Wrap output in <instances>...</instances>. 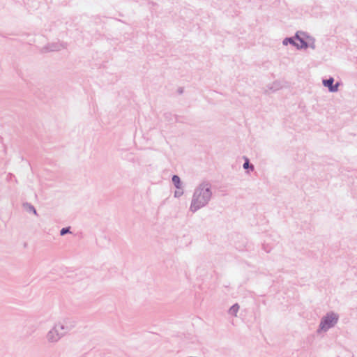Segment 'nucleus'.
<instances>
[{
    "mask_svg": "<svg viewBox=\"0 0 357 357\" xmlns=\"http://www.w3.org/2000/svg\"><path fill=\"white\" fill-rule=\"evenodd\" d=\"M178 92H179V93H183V89H178Z\"/></svg>",
    "mask_w": 357,
    "mask_h": 357,
    "instance_id": "nucleus-16",
    "label": "nucleus"
},
{
    "mask_svg": "<svg viewBox=\"0 0 357 357\" xmlns=\"http://www.w3.org/2000/svg\"><path fill=\"white\" fill-rule=\"evenodd\" d=\"M334 79L333 77H329L328 79H324L322 81L323 85L325 87L328 89L330 92H337L338 91V87L340 86V83L337 82L336 84H333Z\"/></svg>",
    "mask_w": 357,
    "mask_h": 357,
    "instance_id": "nucleus-4",
    "label": "nucleus"
},
{
    "mask_svg": "<svg viewBox=\"0 0 357 357\" xmlns=\"http://www.w3.org/2000/svg\"><path fill=\"white\" fill-rule=\"evenodd\" d=\"M172 183H174V186L180 190L182 188V184L181 181V178L178 175H174L172 178Z\"/></svg>",
    "mask_w": 357,
    "mask_h": 357,
    "instance_id": "nucleus-8",
    "label": "nucleus"
},
{
    "mask_svg": "<svg viewBox=\"0 0 357 357\" xmlns=\"http://www.w3.org/2000/svg\"><path fill=\"white\" fill-rule=\"evenodd\" d=\"M212 197L211 184L206 181H202L195 189L192 195L190 211L192 213L206 206Z\"/></svg>",
    "mask_w": 357,
    "mask_h": 357,
    "instance_id": "nucleus-1",
    "label": "nucleus"
},
{
    "mask_svg": "<svg viewBox=\"0 0 357 357\" xmlns=\"http://www.w3.org/2000/svg\"><path fill=\"white\" fill-rule=\"evenodd\" d=\"M240 306L238 303L234 304L228 310V313L231 315L236 317Z\"/></svg>",
    "mask_w": 357,
    "mask_h": 357,
    "instance_id": "nucleus-9",
    "label": "nucleus"
},
{
    "mask_svg": "<svg viewBox=\"0 0 357 357\" xmlns=\"http://www.w3.org/2000/svg\"><path fill=\"white\" fill-rule=\"evenodd\" d=\"M244 158H245V162H244V164H243V168H244L245 169H251L252 171H253V170H254V165H253L252 164H250V161H249V160H248V158L244 157Z\"/></svg>",
    "mask_w": 357,
    "mask_h": 357,
    "instance_id": "nucleus-11",
    "label": "nucleus"
},
{
    "mask_svg": "<svg viewBox=\"0 0 357 357\" xmlns=\"http://www.w3.org/2000/svg\"><path fill=\"white\" fill-rule=\"evenodd\" d=\"M66 46H64L61 43H49L45 47H43L42 52H54V51H59L62 48H65Z\"/></svg>",
    "mask_w": 357,
    "mask_h": 357,
    "instance_id": "nucleus-6",
    "label": "nucleus"
},
{
    "mask_svg": "<svg viewBox=\"0 0 357 357\" xmlns=\"http://www.w3.org/2000/svg\"><path fill=\"white\" fill-rule=\"evenodd\" d=\"M273 85H275V86H271V87H269V89L270 90H273V91H275L277 89H278V84H277L276 83H274Z\"/></svg>",
    "mask_w": 357,
    "mask_h": 357,
    "instance_id": "nucleus-15",
    "label": "nucleus"
},
{
    "mask_svg": "<svg viewBox=\"0 0 357 357\" xmlns=\"http://www.w3.org/2000/svg\"><path fill=\"white\" fill-rule=\"evenodd\" d=\"M68 233H70V227H63V228H62L60 230V235L61 236H64V235H66V234H68Z\"/></svg>",
    "mask_w": 357,
    "mask_h": 357,
    "instance_id": "nucleus-13",
    "label": "nucleus"
},
{
    "mask_svg": "<svg viewBox=\"0 0 357 357\" xmlns=\"http://www.w3.org/2000/svg\"><path fill=\"white\" fill-rule=\"evenodd\" d=\"M23 208L29 213H33L34 215H38L35 207L30 203L26 202L23 204Z\"/></svg>",
    "mask_w": 357,
    "mask_h": 357,
    "instance_id": "nucleus-7",
    "label": "nucleus"
},
{
    "mask_svg": "<svg viewBox=\"0 0 357 357\" xmlns=\"http://www.w3.org/2000/svg\"><path fill=\"white\" fill-rule=\"evenodd\" d=\"M338 319L339 316L337 314L333 312H328L321 318L319 330L327 331L337 323Z\"/></svg>",
    "mask_w": 357,
    "mask_h": 357,
    "instance_id": "nucleus-3",
    "label": "nucleus"
},
{
    "mask_svg": "<svg viewBox=\"0 0 357 357\" xmlns=\"http://www.w3.org/2000/svg\"><path fill=\"white\" fill-rule=\"evenodd\" d=\"M183 192L182 191L181 192H180V191H175L174 197H181L183 195Z\"/></svg>",
    "mask_w": 357,
    "mask_h": 357,
    "instance_id": "nucleus-14",
    "label": "nucleus"
},
{
    "mask_svg": "<svg viewBox=\"0 0 357 357\" xmlns=\"http://www.w3.org/2000/svg\"><path fill=\"white\" fill-rule=\"evenodd\" d=\"M75 326V322L69 319H65L63 322H57L46 333L45 339L50 344H56Z\"/></svg>",
    "mask_w": 357,
    "mask_h": 357,
    "instance_id": "nucleus-2",
    "label": "nucleus"
},
{
    "mask_svg": "<svg viewBox=\"0 0 357 357\" xmlns=\"http://www.w3.org/2000/svg\"><path fill=\"white\" fill-rule=\"evenodd\" d=\"M284 45H287L289 43L292 45L293 46L297 45V43L295 41L294 37L285 38L282 42Z\"/></svg>",
    "mask_w": 357,
    "mask_h": 357,
    "instance_id": "nucleus-10",
    "label": "nucleus"
},
{
    "mask_svg": "<svg viewBox=\"0 0 357 357\" xmlns=\"http://www.w3.org/2000/svg\"><path fill=\"white\" fill-rule=\"evenodd\" d=\"M307 38L308 39V47L314 50L316 48L315 45V39L311 36H307Z\"/></svg>",
    "mask_w": 357,
    "mask_h": 357,
    "instance_id": "nucleus-12",
    "label": "nucleus"
},
{
    "mask_svg": "<svg viewBox=\"0 0 357 357\" xmlns=\"http://www.w3.org/2000/svg\"><path fill=\"white\" fill-rule=\"evenodd\" d=\"M301 35L305 36L307 38V35L305 32L298 31L295 34L294 39L298 40L301 43V45L297 43L296 45L298 50L300 49H307L308 47V43L304 39L303 37H301Z\"/></svg>",
    "mask_w": 357,
    "mask_h": 357,
    "instance_id": "nucleus-5",
    "label": "nucleus"
}]
</instances>
